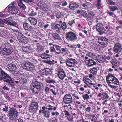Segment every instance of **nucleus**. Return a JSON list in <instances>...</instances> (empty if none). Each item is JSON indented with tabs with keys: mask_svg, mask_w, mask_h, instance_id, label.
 <instances>
[{
	"mask_svg": "<svg viewBox=\"0 0 122 122\" xmlns=\"http://www.w3.org/2000/svg\"><path fill=\"white\" fill-rule=\"evenodd\" d=\"M98 97H100L102 100L108 98L109 96L106 92L99 93L97 95Z\"/></svg>",
	"mask_w": 122,
	"mask_h": 122,
	"instance_id": "nucleus-28",
	"label": "nucleus"
},
{
	"mask_svg": "<svg viewBox=\"0 0 122 122\" xmlns=\"http://www.w3.org/2000/svg\"><path fill=\"white\" fill-rule=\"evenodd\" d=\"M9 30H10V32L11 34V35L14 36H17V35L20 32L18 30H13L12 28H10Z\"/></svg>",
	"mask_w": 122,
	"mask_h": 122,
	"instance_id": "nucleus-31",
	"label": "nucleus"
},
{
	"mask_svg": "<svg viewBox=\"0 0 122 122\" xmlns=\"http://www.w3.org/2000/svg\"><path fill=\"white\" fill-rule=\"evenodd\" d=\"M97 3L96 4V6L97 7H101L102 4L101 3V0H97Z\"/></svg>",
	"mask_w": 122,
	"mask_h": 122,
	"instance_id": "nucleus-51",
	"label": "nucleus"
},
{
	"mask_svg": "<svg viewBox=\"0 0 122 122\" xmlns=\"http://www.w3.org/2000/svg\"><path fill=\"white\" fill-rule=\"evenodd\" d=\"M26 80L24 77H21L19 78V81L20 84L23 85L26 81Z\"/></svg>",
	"mask_w": 122,
	"mask_h": 122,
	"instance_id": "nucleus-40",
	"label": "nucleus"
},
{
	"mask_svg": "<svg viewBox=\"0 0 122 122\" xmlns=\"http://www.w3.org/2000/svg\"><path fill=\"white\" fill-rule=\"evenodd\" d=\"M97 71V69L96 67H93L91 68L89 70L90 73L93 75L96 74Z\"/></svg>",
	"mask_w": 122,
	"mask_h": 122,
	"instance_id": "nucleus-36",
	"label": "nucleus"
},
{
	"mask_svg": "<svg viewBox=\"0 0 122 122\" xmlns=\"http://www.w3.org/2000/svg\"><path fill=\"white\" fill-rule=\"evenodd\" d=\"M22 50L27 54L32 52L33 51V48L29 46L22 47Z\"/></svg>",
	"mask_w": 122,
	"mask_h": 122,
	"instance_id": "nucleus-20",
	"label": "nucleus"
},
{
	"mask_svg": "<svg viewBox=\"0 0 122 122\" xmlns=\"http://www.w3.org/2000/svg\"><path fill=\"white\" fill-rule=\"evenodd\" d=\"M91 106L89 105H88L87 107L85 109V111L86 112H91Z\"/></svg>",
	"mask_w": 122,
	"mask_h": 122,
	"instance_id": "nucleus-47",
	"label": "nucleus"
},
{
	"mask_svg": "<svg viewBox=\"0 0 122 122\" xmlns=\"http://www.w3.org/2000/svg\"><path fill=\"white\" fill-rule=\"evenodd\" d=\"M96 58L97 61L100 63H103L106 61V59L104 58V56L102 55L96 56Z\"/></svg>",
	"mask_w": 122,
	"mask_h": 122,
	"instance_id": "nucleus-23",
	"label": "nucleus"
},
{
	"mask_svg": "<svg viewBox=\"0 0 122 122\" xmlns=\"http://www.w3.org/2000/svg\"><path fill=\"white\" fill-rule=\"evenodd\" d=\"M13 51V49L10 45H6L0 51V53L3 55H8L11 54Z\"/></svg>",
	"mask_w": 122,
	"mask_h": 122,
	"instance_id": "nucleus-4",
	"label": "nucleus"
},
{
	"mask_svg": "<svg viewBox=\"0 0 122 122\" xmlns=\"http://www.w3.org/2000/svg\"><path fill=\"white\" fill-rule=\"evenodd\" d=\"M8 10L9 13L11 14H17L18 12V10L15 7L9 6L8 8Z\"/></svg>",
	"mask_w": 122,
	"mask_h": 122,
	"instance_id": "nucleus-19",
	"label": "nucleus"
},
{
	"mask_svg": "<svg viewBox=\"0 0 122 122\" xmlns=\"http://www.w3.org/2000/svg\"><path fill=\"white\" fill-rule=\"evenodd\" d=\"M14 108L9 107V108L8 113L7 116H8L9 119L12 121H14L17 117L18 112L16 110V106L14 104L13 105Z\"/></svg>",
	"mask_w": 122,
	"mask_h": 122,
	"instance_id": "nucleus-2",
	"label": "nucleus"
},
{
	"mask_svg": "<svg viewBox=\"0 0 122 122\" xmlns=\"http://www.w3.org/2000/svg\"><path fill=\"white\" fill-rule=\"evenodd\" d=\"M28 20L30 22L31 24L33 25H36L37 22L36 19L34 18H30L28 19Z\"/></svg>",
	"mask_w": 122,
	"mask_h": 122,
	"instance_id": "nucleus-32",
	"label": "nucleus"
},
{
	"mask_svg": "<svg viewBox=\"0 0 122 122\" xmlns=\"http://www.w3.org/2000/svg\"><path fill=\"white\" fill-rule=\"evenodd\" d=\"M54 29L56 30L57 32L60 33L61 30V26L59 24H56L54 26Z\"/></svg>",
	"mask_w": 122,
	"mask_h": 122,
	"instance_id": "nucleus-37",
	"label": "nucleus"
},
{
	"mask_svg": "<svg viewBox=\"0 0 122 122\" xmlns=\"http://www.w3.org/2000/svg\"><path fill=\"white\" fill-rule=\"evenodd\" d=\"M114 79L113 80H112V81H111L110 84L113 85H119V83L118 79L115 77Z\"/></svg>",
	"mask_w": 122,
	"mask_h": 122,
	"instance_id": "nucleus-38",
	"label": "nucleus"
},
{
	"mask_svg": "<svg viewBox=\"0 0 122 122\" xmlns=\"http://www.w3.org/2000/svg\"><path fill=\"white\" fill-rule=\"evenodd\" d=\"M96 30L100 35L105 33L107 29H108V25H103L100 23H98L96 25Z\"/></svg>",
	"mask_w": 122,
	"mask_h": 122,
	"instance_id": "nucleus-3",
	"label": "nucleus"
},
{
	"mask_svg": "<svg viewBox=\"0 0 122 122\" xmlns=\"http://www.w3.org/2000/svg\"><path fill=\"white\" fill-rule=\"evenodd\" d=\"M0 120L2 122H5V121L6 120V118L5 116L3 114L0 115Z\"/></svg>",
	"mask_w": 122,
	"mask_h": 122,
	"instance_id": "nucleus-56",
	"label": "nucleus"
},
{
	"mask_svg": "<svg viewBox=\"0 0 122 122\" xmlns=\"http://www.w3.org/2000/svg\"><path fill=\"white\" fill-rule=\"evenodd\" d=\"M51 86V88H50V91L55 96L57 94V93L56 91V87L54 85H52Z\"/></svg>",
	"mask_w": 122,
	"mask_h": 122,
	"instance_id": "nucleus-33",
	"label": "nucleus"
},
{
	"mask_svg": "<svg viewBox=\"0 0 122 122\" xmlns=\"http://www.w3.org/2000/svg\"><path fill=\"white\" fill-rule=\"evenodd\" d=\"M105 33H108L110 35H111L112 34V32L111 31L109 28L108 29H107Z\"/></svg>",
	"mask_w": 122,
	"mask_h": 122,
	"instance_id": "nucleus-63",
	"label": "nucleus"
},
{
	"mask_svg": "<svg viewBox=\"0 0 122 122\" xmlns=\"http://www.w3.org/2000/svg\"><path fill=\"white\" fill-rule=\"evenodd\" d=\"M39 106L37 102L35 101H32L30 104L28 110L31 113H36L38 110Z\"/></svg>",
	"mask_w": 122,
	"mask_h": 122,
	"instance_id": "nucleus-5",
	"label": "nucleus"
},
{
	"mask_svg": "<svg viewBox=\"0 0 122 122\" xmlns=\"http://www.w3.org/2000/svg\"><path fill=\"white\" fill-rule=\"evenodd\" d=\"M8 67L10 71L12 72H15L17 69L15 65L12 63L9 64Z\"/></svg>",
	"mask_w": 122,
	"mask_h": 122,
	"instance_id": "nucleus-24",
	"label": "nucleus"
},
{
	"mask_svg": "<svg viewBox=\"0 0 122 122\" xmlns=\"http://www.w3.org/2000/svg\"><path fill=\"white\" fill-rule=\"evenodd\" d=\"M13 26L17 27H18L17 23L15 21H13V20L11 21L9 24Z\"/></svg>",
	"mask_w": 122,
	"mask_h": 122,
	"instance_id": "nucleus-45",
	"label": "nucleus"
},
{
	"mask_svg": "<svg viewBox=\"0 0 122 122\" xmlns=\"http://www.w3.org/2000/svg\"><path fill=\"white\" fill-rule=\"evenodd\" d=\"M54 47V46H53L52 47H50V49L51 52H54L55 53V52H56V51L55 50Z\"/></svg>",
	"mask_w": 122,
	"mask_h": 122,
	"instance_id": "nucleus-61",
	"label": "nucleus"
},
{
	"mask_svg": "<svg viewBox=\"0 0 122 122\" xmlns=\"http://www.w3.org/2000/svg\"><path fill=\"white\" fill-rule=\"evenodd\" d=\"M42 110H40L39 111L40 114L41 113L45 117L48 118L50 117V112L48 110H46L45 107L43 106L42 107Z\"/></svg>",
	"mask_w": 122,
	"mask_h": 122,
	"instance_id": "nucleus-16",
	"label": "nucleus"
},
{
	"mask_svg": "<svg viewBox=\"0 0 122 122\" xmlns=\"http://www.w3.org/2000/svg\"><path fill=\"white\" fill-rule=\"evenodd\" d=\"M21 66L22 68L26 71H32L34 69V66L32 63L28 61L23 62Z\"/></svg>",
	"mask_w": 122,
	"mask_h": 122,
	"instance_id": "nucleus-6",
	"label": "nucleus"
},
{
	"mask_svg": "<svg viewBox=\"0 0 122 122\" xmlns=\"http://www.w3.org/2000/svg\"><path fill=\"white\" fill-rule=\"evenodd\" d=\"M112 49L111 48H110L108 49V54L109 55H112Z\"/></svg>",
	"mask_w": 122,
	"mask_h": 122,
	"instance_id": "nucleus-64",
	"label": "nucleus"
},
{
	"mask_svg": "<svg viewBox=\"0 0 122 122\" xmlns=\"http://www.w3.org/2000/svg\"><path fill=\"white\" fill-rule=\"evenodd\" d=\"M108 4L111 5H114L115 4V3L113 2L112 0H108Z\"/></svg>",
	"mask_w": 122,
	"mask_h": 122,
	"instance_id": "nucleus-59",
	"label": "nucleus"
},
{
	"mask_svg": "<svg viewBox=\"0 0 122 122\" xmlns=\"http://www.w3.org/2000/svg\"><path fill=\"white\" fill-rule=\"evenodd\" d=\"M17 38L19 42L21 43H27V42H26L25 40L23 38L22 34L21 32H19Z\"/></svg>",
	"mask_w": 122,
	"mask_h": 122,
	"instance_id": "nucleus-25",
	"label": "nucleus"
},
{
	"mask_svg": "<svg viewBox=\"0 0 122 122\" xmlns=\"http://www.w3.org/2000/svg\"><path fill=\"white\" fill-rule=\"evenodd\" d=\"M43 86L41 82L36 81L31 84L30 88L34 95L37 96L40 94V90L42 89Z\"/></svg>",
	"mask_w": 122,
	"mask_h": 122,
	"instance_id": "nucleus-1",
	"label": "nucleus"
},
{
	"mask_svg": "<svg viewBox=\"0 0 122 122\" xmlns=\"http://www.w3.org/2000/svg\"><path fill=\"white\" fill-rule=\"evenodd\" d=\"M66 39L69 41L73 42L77 39L76 34L71 31L66 33Z\"/></svg>",
	"mask_w": 122,
	"mask_h": 122,
	"instance_id": "nucleus-7",
	"label": "nucleus"
},
{
	"mask_svg": "<svg viewBox=\"0 0 122 122\" xmlns=\"http://www.w3.org/2000/svg\"><path fill=\"white\" fill-rule=\"evenodd\" d=\"M10 76L3 70H0V80H3L5 82Z\"/></svg>",
	"mask_w": 122,
	"mask_h": 122,
	"instance_id": "nucleus-15",
	"label": "nucleus"
},
{
	"mask_svg": "<svg viewBox=\"0 0 122 122\" xmlns=\"http://www.w3.org/2000/svg\"><path fill=\"white\" fill-rule=\"evenodd\" d=\"M109 8L111 11L113 12L118 10V8L115 6H109Z\"/></svg>",
	"mask_w": 122,
	"mask_h": 122,
	"instance_id": "nucleus-43",
	"label": "nucleus"
},
{
	"mask_svg": "<svg viewBox=\"0 0 122 122\" xmlns=\"http://www.w3.org/2000/svg\"><path fill=\"white\" fill-rule=\"evenodd\" d=\"M23 26L24 29L25 30L32 31L34 30V28L30 23L26 21H24Z\"/></svg>",
	"mask_w": 122,
	"mask_h": 122,
	"instance_id": "nucleus-18",
	"label": "nucleus"
},
{
	"mask_svg": "<svg viewBox=\"0 0 122 122\" xmlns=\"http://www.w3.org/2000/svg\"><path fill=\"white\" fill-rule=\"evenodd\" d=\"M115 77L111 73H108L107 76H106V80L107 82L108 85L112 89H116L118 87V86L115 85H113L111 84H110L111 81L113 80L114 78Z\"/></svg>",
	"mask_w": 122,
	"mask_h": 122,
	"instance_id": "nucleus-8",
	"label": "nucleus"
},
{
	"mask_svg": "<svg viewBox=\"0 0 122 122\" xmlns=\"http://www.w3.org/2000/svg\"><path fill=\"white\" fill-rule=\"evenodd\" d=\"M63 102L65 104H69L72 102V97L70 94H66L63 98Z\"/></svg>",
	"mask_w": 122,
	"mask_h": 122,
	"instance_id": "nucleus-14",
	"label": "nucleus"
},
{
	"mask_svg": "<svg viewBox=\"0 0 122 122\" xmlns=\"http://www.w3.org/2000/svg\"><path fill=\"white\" fill-rule=\"evenodd\" d=\"M4 20L6 23L9 24L10 22L13 20L12 17H8V18H6L4 19Z\"/></svg>",
	"mask_w": 122,
	"mask_h": 122,
	"instance_id": "nucleus-46",
	"label": "nucleus"
},
{
	"mask_svg": "<svg viewBox=\"0 0 122 122\" xmlns=\"http://www.w3.org/2000/svg\"><path fill=\"white\" fill-rule=\"evenodd\" d=\"M53 106H51L50 105H48V106H47L46 107H45L46 109L48 110V111H52L53 109Z\"/></svg>",
	"mask_w": 122,
	"mask_h": 122,
	"instance_id": "nucleus-57",
	"label": "nucleus"
},
{
	"mask_svg": "<svg viewBox=\"0 0 122 122\" xmlns=\"http://www.w3.org/2000/svg\"><path fill=\"white\" fill-rule=\"evenodd\" d=\"M44 48L41 45H39L37 46L36 49V51L38 55H39L41 54L42 52L44 51Z\"/></svg>",
	"mask_w": 122,
	"mask_h": 122,
	"instance_id": "nucleus-27",
	"label": "nucleus"
},
{
	"mask_svg": "<svg viewBox=\"0 0 122 122\" xmlns=\"http://www.w3.org/2000/svg\"><path fill=\"white\" fill-rule=\"evenodd\" d=\"M5 82L9 83L12 87H14V82L12 80V79L10 76L9 77L8 79H7Z\"/></svg>",
	"mask_w": 122,
	"mask_h": 122,
	"instance_id": "nucleus-34",
	"label": "nucleus"
},
{
	"mask_svg": "<svg viewBox=\"0 0 122 122\" xmlns=\"http://www.w3.org/2000/svg\"><path fill=\"white\" fill-rule=\"evenodd\" d=\"M40 72L41 75L46 76H51L52 74L51 70L48 68L41 69Z\"/></svg>",
	"mask_w": 122,
	"mask_h": 122,
	"instance_id": "nucleus-12",
	"label": "nucleus"
},
{
	"mask_svg": "<svg viewBox=\"0 0 122 122\" xmlns=\"http://www.w3.org/2000/svg\"><path fill=\"white\" fill-rule=\"evenodd\" d=\"M51 35L52 38L54 40L60 41L62 40L60 35L57 33H53Z\"/></svg>",
	"mask_w": 122,
	"mask_h": 122,
	"instance_id": "nucleus-30",
	"label": "nucleus"
},
{
	"mask_svg": "<svg viewBox=\"0 0 122 122\" xmlns=\"http://www.w3.org/2000/svg\"><path fill=\"white\" fill-rule=\"evenodd\" d=\"M87 55L89 57H92V56H95L96 55L95 54L91 52H89L88 53Z\"/></svg>",
	"mask_w": 122,
	"mask_h": 122,
	"instance_id": "nucleus-62",
	"label": "nucleus"
},
{
	"mask_svg": "<svg viewBox=\"0 0 122 122\" xmlns=\"http://www.w3.org/2000/svg\"><path fill=\"white\" fill-rule=\"evenodd\" d=\"M82 97L84 100H87L89 99V97L87 94H85L82 95Z\"/></svg>",
	"mask_w": 122,
	"mask_h": 122,
	"instance_id": "nucleus-49",
	"label": "nucleus"
},
{
	"mask_svg": "<svg viewBox=\"0 0 122 122\" xmlns=\"http://www.w3.org/2000/svg\"><path fill=\"white\" fill-rule=\"evenodd\" d=\"M98 42L100 45L106 46L108 43L109 41L106 37L100 36L98 38Z\"/></svg>",
	"mask_w": 122,
	"mask_h": 122,
	"instance_id": "nucleus-10",
	"label": "nucleus"
},
{
	"mask_svg": "<svg viewBox=\"0 0 122 122\" xmlns=\"http://www.w3.org/2000/svg\"><path fill=\"white\" fill-rule=\"evenodd\" d=\"M66 62V66L70 67H74L77 64L76 61L72 58H68Z\"/></svg>",
	"mask_w": 122,
	"mask_h": 122,
	"instance_id": "nucleus-9",
	"label": "nucleus"
},
{
	"mask_svg": "<svg viewBox=\"0 0 122 122\" xmlns=\"http://www.w3.org/2000/svg\"><path fill=\"white\" fill-rule=\"evenodd\" d=\"M77 110L74 109L72 110L71 112V113H70V114L73 117V116L74 117V118H76V116L77 115L76 114V113H77Z\"/></svg>",
	"mask_w": 122,
	"mask_h": 122,
	"instance_id": "nucleus-42",
	"label": "nucleus"
},
{
	"mask_svg": "<svg viewBox=\"0 0 122 122\" xmlns=\"http://www.w3.org/2000/svg\"><path fill=\"white\" fill-rule=\"evenodd\" d=\"M32 33L29 31H25V32L24 33V35L28 37L31 36L32 35Z\"/></svg>",
	"mask_w": 122,
	"mask_h": 122,
	"instance_id": "nucleus-53",
	"label": "nucleus"
},
{
	"mask_svg": "<svg viewBox=\"0 0 122 122\" xmlns=\"http://www.w3.org/2000/svg\"><path fill=\"white\" fill-rule=\"evenodd\" d=\"M85 59L86 60L85 61L86 64L88 67H90L97 64V62L92 59L89 58L88 57L86 56Z\"/></svg>",
	"mask_w": 122,
	"mask_h": 122,
	"instance_id": "nucleus-11",
	"label": "nucleus"
},
{
	"mask_svg": "<svg viewBox=\"0 0 122 122\" xmlns=\"http://www.w3.org/2000/svg\"><path fill=\"white\" fill-rule=\"evenodd\" d=\"M114 94L115 97L117 98V100L119 102L121 101L120 98L121 97V94H120L119 93L117 92H115Z\"/></svg>",
	"mask_w": 122,
	"mask_h": 122,
	"instance_id": "nucleus-44",
	"label": "nucleus"
},
{
	"mask_svg": "<svg viewBox=\"0 0 122 122\" xmlns=\"http://www.w3.org/2000/svg\"><path fill=\"white\" fill-rule=\"evenodd\" d=\"M78 5L75 3L70 2L69 5L70 9L72 10H74L78 8Z\"/></svg>",
	"mask_w": 122,
	"mask_h": 122,
	"instance_id": "nucleus-29",
	"label": "nucleus"
},
{
	"mask_svg": "<svg viewBox=\"0 0 122 122\" xmlns=\"http://www.w3.org/2000/svg\"><path fill=\"white\" fill-rule=\"evenodd\" d=\"M81 15L85 18H86L87 16V14L85 11H83L81 13Z\"/></svg>",
	"mask_w": 122,
	"mask_h": 122,
	"instance_id": "nucleus-58",
	"label": "nucleus"
},
{
	"mask_svg": "<svg viewBox=\"0 0 122 122\" xmlns=\"http://www.w3.org/2000/svg\"><path fill=\"white\" fill-rule=\"evenodd\" d=\"M89 15H90L91 16H88L89 19H90V21L88 22L89 24L92 25H95V23L94 18H93L94 14H93L90 13L89 14Z\"/></svg>",
	"mask_w": 122,
	"mask_h": 122,
	"instance_id": "nucleus-26",
	"label": "nucleus"
},
{
	"mask_svg": "<svg viewBox=\"0 0 122 122\" xmlns=\"http://www.w3.org/2000/svg\"><path fill=\"white\" fill-rule=\"evenodd\" d=\"M6 36V33L4 30L0 29V36Z\"/></svg>",
	"mask_w": 122,
	"mask_h": 122,
	"instance_id": "nucleus-48",
	"label": "nucleus"
},
{
	"mask_svg": "<svg viewBox=\"0 0 122 122\" xmlns=\"http://www.w3.org/2000/svg\"><path fill=\"white\" fill-rule=\"evenodd\" d=\"M53 46L55 47L56 50L57 51H56V52H55V53H56L57 54H59L61 53V46L57 45H53Z\"/></svg>",
	"mask_w": 122,
	"mask_h": 122,
	"instance_id": "nucleus-39",
	"label": "nucleus"
},
{
	"mask_svg": "<svg viewBox=\"0 0 122 122\" xmlns=\"http://www.w3.org/2000/svg\"><path fill=\"white\" fill-rule=\"evenodd\" d=\"M88 117H89L88 119L89 120L91 119V118H93L94 120H95V119L96 118L95 115L93 114L89 115Z\"/></svg>",
	"mask_w": 122,
	"mask_h": 122,
	"instance_id": "nucleus-55",
	"label": "nucleus"
},
{
	"mask_svg": "<svg viewBox=\"0 0 122 122\" xmlns=\"http://www.w3.org/2000/svg\"><path fill=\"white\" fill-rule=\"evenodd\" d=\"M58 76L61 80H62L66 76L65 72L63 70H58Z\"/></svg>",
	"mask_w": 122,
	"mask_h": 122,
	"instance_id": "nucleus-22",
	"label": "nucleus"
},
{
	"mask_svg": "<svg viewBox=\"0 0 122 122\" xmlns=\"http://www.w3.org/2000/svg\"><path fill=\"white\" fill-rule=\"evenodd\" d=\"M51 85H50L49 86V87L47 86H46L45 87V91L46 92H49V91L50 90V88H51Z\"/></svg>",
	"mask_w": 122,
	"mask_h": 122,
	"instance_id": "nucleus-50",
	"label": "nucleus"
},
{
	"mask_svg": "<svg viewBox=\"0 0 122 122\" xmlns=\"http://www.w3.org/2000/svg\"><path fill=\"white\" fill-rule=\"evenodd\" d=\"M50 53L49 52V51L48 50H46V51L45 52L41 54L40 56L43 59H48L50 58Z\"/></svg>",
	"mask_w": 122,
	"mask_h": 122,
	"instance_id": "nucleus-21",
	"label": "nucleus"
},
{
	"mask_svg": "<svg viewBox=\"0 0 122 122\" xmlns=\"http://www.w3.org/2000/svg\"><path fill=\"white\" fill-rule=\"evenodd\" d=\"M61 27L63 30H65L67 28V25L66 22H63L61 25Z\"/></svg>",
	"mask_w": 122,
	"mask_h": 122,
	"instance_id": "nucleus-54",
	"label": "nucleus"
},
{
	"mask_svg": "<svg viewBox=\"0 0 122 122\" xmlns=\"http://www.w3.org/2000/svg\"><path fill=\"white\" fill-rule=\"evenodd\" d=\"M121 44L117 42L114 44L113 51L116 53H119L122 51Z\"/></svg>",
	"mask_w": 122,
	"mask_h": 122,
	"instance_id": "nucleus-13",
	"label": "nucleus"
},
{
	"mask_svg": "<svg viewBox=\"0 0 122 122\" xmlns=\"http://www.w3.org/2000/svg\"><path fill=\"white\" fill-rule=\"evenodd\" d=\"M65 117L66 118L68 121L70 122H73L74 121V117H73L70 113L66 110H65L64 111Z\"/></svg>",
	"mask_w": 122,
	"mask_h": 122,
	"instance_id": "nucleus-17",
	"label": "nucleus"
},
{
	"mask_svg": "<svg viewBox=\"0 0 122 122\" xmlns=\"http://www.w3.org/2000/svg\"><path fill=\"white\" fill-rule=\"evenodd\" d=\"M49 76H48V77L46 79V81L47 83H48L51 84L53 83L54 84L55 83V80L51 78Z\"/></svg>",
	"mask_w": 122,
	"mask_h": 122,
	"instance_id": "nucleus-35",
	"label": "nucleus"
},
{
	"mask_svg": "<svg viewBox=\"0 0 122 122\" xmlns=\"http://www.w3.org/2000/svg\"><path fill=\"white\" fill-rule=\"evenodd\" d=\"M39 6L42 9H44L45 10H47L48 9L46 5L44 3H41Z\"/></svg>",
	"mask_w": 122,
	"mask_h": 122,
	"instance_id": "nucleus-41",
	"label": "nucleus"
},
{
	"mask_svg": "<svg viewBox=\"0 0 122 122\" xmlns=\"http://www.w3.org/2000/svg\"><path fill=\"white\" fill-rule=\"evenodd\" d=\"M18 5L20 8L23 9L24 8L25 5L23 4L22 1H19L18 4Z\"/></svg>",
	"mask_w": 122,
	"mask_h": 122,
	"instance_id": "nucleus-52",
	"label": "nucleus"
},
{
	"mask_svg": "<svg viewBox=\"0 0 122 122\" xmlns=\"http://www.w3.org/2000/svg\"><path fill=\"white\" fill-rule=\"evenodd\" d=\"M37 14V13L36 12H34L33 11H32L31 12V13L29 15L30 16H34Z\"/></svg>",
	"mask_w": 122,
	"mask_h": 122,
	"instance_id": "nucleus-60",
	"label": "nucleus"
}]
</instances>
